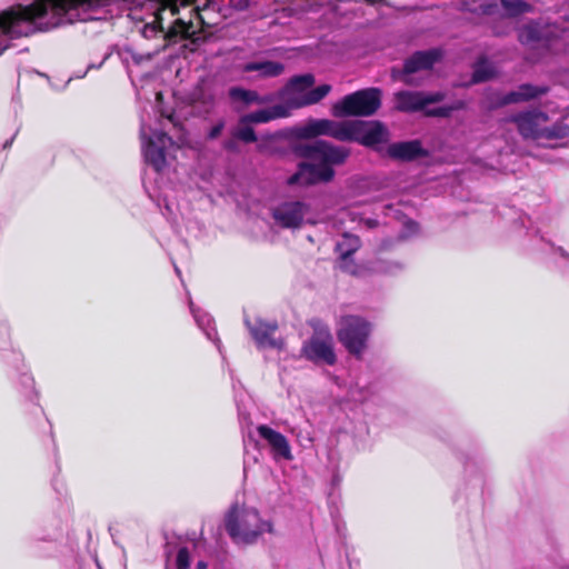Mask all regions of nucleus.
Wrapping results in <instances>:
<instances>
[{"instance_id": "29", "label": "nucleus", "mask_w": 569, "mask_h": 569, "mask_svg": "<svg viewBox=\"0 0 569 569\" xmlns=\"http://www.w3.org/2000/svg\"><path fill=\"white\" fill-rule=\"evenodd\" d=\"M196 569H207V563H206V562H203V561H199V562L197 563V568H196Z\"/></svg>"}, {"instance_id": "13", "label": "nucleus", "mask_w": 569, "mask_h": 569, "mask_svg": "<svg viewBox=\"0 0 569 569\" xmlns=\"http://www.w3.org/2000/svg\"><path fill=\"white\" fill-rule=\"evenodd\" d=\"M257 430L260 437L267 440L268 443L272 447V449L282 458H284L286 460L293 459L289 441L283 435L264 425L259 426Z\"/></svg>"}, {"instance_id": "18", "label": "nucleus", "mask_w": 569, "mask_h": 569, "mask_svg": "<svg viewBox=\"0 0 569 569\" xmlns=\"http://www.w3.org/2000/svg\"><path fill=\"white\" fill-rule=\"evenodd\" d=\"M287 113L282 108L259 110L241 118V123H263L272 119L284 117Z\"/></svg>"}, {"instance_id": "7", "label": "nucleus", "mask_w": 569, "mask_h": 569, "mask_svg": "<svg viewBox=\"0 0 569 569\" xmlns=\"http://www.w3.org/2000/svg\"><path fill=\"white\" fill-rule=\"evenodd\" d=\"M337 335L340 342L350 353L359 356L366 347L369 326L358 317H345L340 321Z\"/></svg>"}, {"instance_id": "25", "label": "nucleus", "mask_w": 569, "mask_h": 569, "mask_svg": "<svg viewBox=\"0 0 569 569\" xmlns=\"http://www.w3.org/2000/svg\"><path fill=\"white\" fill-rule=\"evenodd\" d=\"M189 30H190V24L178 19V20H176L173 26L170 28L168 36L169 37H174V36L186 37V36H188Z\"/></svg>"}, {"instance_id": "27", "label": "nucleus", "mask_w": 569, "mask_h": 569, "mask_svg": "<svg viewBox=\"0 0 569 569\" xmlns=\"http://www.w3.org/2000/svg\"><path fill=\"white\" fill-rule=\"evenodd\" d=\"M234 137L240 139V140H242V141H246V142H252V141L256 140L254 131L250 127H244L242 129H239L234 133Z\"/></svg>"}, {"instance_id": "23", "label": "nucleus", "mask_w": 569, "mask_h": 569, "mask_svg": "<svg viewBox=\"0 0 569 569\" xmlns=\"http://www.w3.org/2000/svg\"><path fill=\"white\" fill-rule=\"evenodd\" d=\"M503 9L508 16H516L518 13H522L529 10V6L522 1L513 0H502Z\"/></svg>"}, {"instance_id": "30", "label": "nucleus", "mask_w": 569, "mask_h": 569, "mask_svg": "<svg viewBox=\"0 0 569 569\" xmlns=\"http://www.w3.org/2000/svg\"><path fill=\"white\" fill-rule=\"evenodd\" d=\"M171 12H172V14H176L178 12V9L176 6H171Z\"/></svg>"}, {"instance_id": "10", "label": "nucleus", "mask_w": 569, "mask_h": 569, "mask_svg": "<svg viewBox=\"0 0 569 569\" xmlns=\"http://www.w3.org/2000/svg\"><path fill=\"white\" fill-rule=\"evenodd\" d=\"M517 122L518 129L520 133L525 138H551L557 134L551 130L546 128V123L548 118L542 112H527L519 114L513 119ZM568 133V128H562V132L559 136H566Z\"/></svg>"}, {"instance_id": "34", "label": "nucleus", "mask_w": 569, "mask_h": 569, "mask_svg": "<svg viewBox=\"0 0 569 569\" xmlns=\"http://www.w3.org/2000/svg\"><path fill=\"white\" fill-rule=\"evenodd\" d=\"M194 317H196V319H197V322H200V321H201V320H200V318H199L196 313H194Z\"/></svg>"}, {"instance_id": "28", "label": "nucleus", "mask_w": 569, "mask_h": 569, "mask_svg": "<svg viewBox=\"0 0 569 569\" xmlns=\"http://www.w3.org/2000/svg\"><path fill=\"white\" fill-rule=\"evenodd\" d=\"M223 128V123H219L216 127H213L209 133L210 138H216L220 134L221 130Z\"/></svg>"}, {"instance_id": "33", "label": "nucleus", "mask_w": 569, "mask_h": 569, "mask_svg": "<svg viewBox=\"0 0 569 569\" xmlns=\"http://www.w3.org/2000/svg\"><path fill=\"white\" fill-rule=\"evenodd\" d=\"M342 268L347 271L349 270V267L347 264H343Z\"/></svg>"}, {"instance_id": "11", "label": "nucleus", "mask_w": 569, "mask_h": 569, "mask_svg": "<svg viewBox=\"0 0 569 569\" xmlns=\"http://www.w3.org/2000/svg\"><path fill=\"white\" fill-rule=\"evenodd\" d=\"M142 150L146 160L151 163L156 170H161L166 164L163 150L168 144H173L170 137L163 132H154L152 137H147L146 127H141Z\"/></svg>"}, {"instance_id": "19", "label": "nucleus", "mask_w": 569, "mask_h": 569, "mask_svg": "<svg viewBox=\"0 0 569 569\" xmlns=\"http://www.w3.org/2000/svg\"><path fill=\"white\" fill-rule=\"evenodd\" d=\"M229 94L234 102H239L244 107L250 106L252 103H262L267 101L260 98L256 91L246 90L242 88H232Z\"/></svg>"}, {"instance_id": "2", "label": "nucleus", "mask_w": 569, "mask_h": 569, "mask_svg": "<svg viewBox=\"0 0 569 569\" xmlns=\"http://www.w3.org/2000/svg\"><path fill=\"white\" fill-rule=\"evenodd\" d=\"M302 138L330 136L338 140H353L359 143L379 149L388 141L387 129L378 121H350L338 123L330 120L310 121L299 130Z\"/></svg>"}, {"instance_id": "14", "label": "nucleus", "mask_w": 569, "mask_h": 569, "mask_svg": "<svg viewBox=\"0 0 569 569\" xmlns=\"http://www.w3.org/2000/svg\"><path fill=\"white\" fill-rule=\"evenodd\" d=\"M440 58L438 51H427V52H417L413 54L405 64L403 69V80L409 83L410 80L408 77L411 73H415L420 70H427L432 67V64Z\"/></svg>"}, {"instance_id": "12", "label": "nucleus", "mask_w": 569, "mask_h": 569, "mask_svg": "<svg viewBox=\"0 0 569 569\" xmlns=\"http://www.w3.org/2000/svg\"><path fill=\"white\" fill-rule=\"evenodd\" d=\"M306 210L301 202L283 203L273 211V218L281 227L297 228L302 223Z\"/></svg>"}, {"instance_id": "8", "label": "nucleus", "mask_w": 569, "mask_h": 569, "mask_svg": "<svg viewBox=\"0 0 569 569\" xmlns=\"http://www.w3.org/2000/svg\"><path fill=\"white\" fill-rule=\"evenodd\" d=\"M396 108L400 111L423 110L429 116H448L449 109H428L432 102L441 99L440 94H422L420 92L401 91L396 94Z\"/></svg>"}, {"instance_id": "1", "label": "nucleus", "mask_w": 569, "mask_h": 569, "mask_svg": "<svg viewBox=\"0 0 569 569\" xmlns=\"http://www.w3.org/2000/svg\"><path fill=\"white\" fill-rule=\"evenodd\" d=\"M106 0H38L30 6H17L0 13V36L27 37L62 23L82 19L80 8H93Z\"/></svg>"}, {"instance_id": "9", "label": "nucleus", "mask_w": 569, "mask_h": 569, "mask_svg": "<svg viewBox=\"0 0 569 569\" xmlns=\"http://www.w3.org/2000/svg\"><path fill=\"white\" fill-rule=\"evenodd\" d=\"M305 356L312 361H322L332 365L336 361V355L332 348V337L327 328L319 327L315 329V335L302 348Z\"/></svg>"}, {"instance_id": "24", "label": "nucleus", "mask_w": 569, "mask_h": 569, "mask_svg": "<svg viewBox=\"0 0 569 569\" xmlns=\"http://www.w3.org/2000/svg\"><path fill=\"white\" fill-rule=\"evenodd\" d=\"M519 39L522 43H530L531 41L541 40V37L537 33L536 26H528L520 30Z\"/></svg>"}, {"instance_id": "15", "label": "nucleus", "mask_w": 569, "mask_h": 569, "mask_svg": "<svg viewBox=\"0 0 569 569\" xmlns=\"http://www.w3.org/2000/svg\"><path fill=\"white\" fill-rule=\"evenodd\" d=\"M247 323L248 327L250 328L253 339L260 347H280V343H278L274 339L271 338L272 333L276 330L274 325H269L262 321H257L253 325L247 321Z\"/></svg>"}, {"instance_id": "20", "label": "nucleus", "mask_w": 569, "mask_h": 569, "mask_svg": "<svg viewBox=\"0 0 569 569\" xmlns=\"http://www.w3.org/2000/svg\"><path fill=\"white\" fill-rule=\"evenodd\" d=\"M360 247L359 238L352 234H343L342 240L337 243V250L342 260H346L351 253Z\"/></svg>"}, {"instance_id": "22", "label": "nucleus", "mask_w": 569, "mask_h": 569, "mask_svg": "<svg viewBox=\"0 0 569 569\" xmlns=\"http://www.w3.org/2000/svg\"><path fill=\"white\" fill-rule=\"evenodd\" d=\"M495 70L493 68L488 64L486 61H479L476 66L475 72H473V82H481L490 79L493 77Z\"/></svg>"}, {"instance_id": "21", "label": "nucleus", "mask_w": 569, "mask_h": 569, "mask_svg": "<svg viewBox=\"0 0 569 569\" xmlns=\"http://www.w3.org/2000/svg\"><path fill=\"white\" fill-rule=\"evenodd\" d=\"M545 89L533 88L529 84L521 86L517 92L510 93L505 102H517L520 100H528L543 93Z\"/></svg>"}, {"instance_id": "5", "label": "nucleus", "mask_w": 569, "mask_h": 569, "mask_svg": "<svg viewBox=\"0 0 569 569\" xmlns=\"http://www.w3.org/2000/svg\"><path fill=\"white\" fill-rule=\"evenodd\" d=\"M315 79L305 74L291 79L281 92L290 108H300L313 104L323 99L331 90L329 84L313 88Z\"/></svg>"}, {"instance_id": "26", "label": "nucleus", "mask_w": 569, "mask_h": 569, "mask_svg": "<svg viewBox=\"0 0 569 569\" xmlns=\"http://www.w3.org/2000/svg\"><path fill=\"white\" fill-rule=\"evenodd\" d=\"M189 567H190L189 552L186 548H181L177 555V568L178 569H189Z\"/></svg>"}, {"instance_id": "32", "label": "nucleus", "mask_w": 569, "mask_h": 569, "mask_svg": "<svg viewBox=\"0 0 569 569\" xmlns=\"http://www.w3.org/2000/svg\"><path fill=\"white\" fill-rule=\"evenodd\" d=\"M6 48H7V46L0 47V54L4 51Z\"/></svg>"}, {"instance_id": "17", "label": "nucleus", "mask_w": 569, "mask_h": 569, "mask_svg": "<svg viewBox=\"0 0 569 569\" xmlns=\"http://www.w3.org/2000/svg\"><path fill=\"white\" fill-rule=\"evenodd\" d=\"M284 67L276 61L249 62L242 67L243 72H257L259 77L269 78L281 74Z\"/></svg>"}, {"instance_id": "6", "label": "nucleus", "mask_w": 569, "mask_h": 569, "mask_svg": "<svg viewBox=\"0 0 569 569\" xmlns=\"http://www.w3.org/2000/svg\"><path fill=\"white\" fill-rule=\"evenodd\" d=\"M380 104L381 94L378 89L360 90L337 102L333 106V114L337 117L370 116L379 109Z\"/></svg>"}, {"instance_id": "31", "label": "nucleus", "mask_w": 569, "mask_h": 569, "mask_svg": "<svg viewBox=\"0 0 569 569\" xmlns=\"http://www.w3.org/2000/svg\"><path fill=\"white\" fill-rule=\"evenodd\" d=\"M204 318H206L207 325H210L211 320L207 316H203V319Z\"/></svg>"}, {"instance_id": "3", "label": "nucleus", "mask_w": 569, "mask_h": 569, "mask_svg": "<svg viewBox=\"0 0 569 569\" xmlns=\"http://www.w3.org/2000/svg\"><path fill=\"white\" fill-rule=\"evenodd\" d=\"M297 152L311 163H301L298 172L288 180L290 184L328 182L335 177L332 166L343 163L349 156L347 149L332 147L325 141L299 147Z\"/></svg>"}, {"instance_id": "4", "label": "nucleus", "mask_w": 569, "mask_h": 569, "mask_svg": "<svg viewBox=\"0 0 569 569\" xmlns=\"http://www.w3.org/2000/svg\"><path fill=\"white\" fill-rule=\"evenodd\" d=\"M226 528L236 542H251L259 535L270 530V526L263 522L253 508H231L226 518Z\"/></svg>"}, {"instance_id": "16", "label": "nucleus", "mask_w": 569, "mask_h": 569, "mask_svg": "<svg viewBox=\"0 0 569 569\" xmlns=\"http://www.w3.org/2000/svg\"><path fill=\"white\" fill-rule=\"evenodd\" d=\"M422 153V148L418 141H409L391 144L388 148V154L393 159L411 160Z\"/></svg>"}]
</instances>
